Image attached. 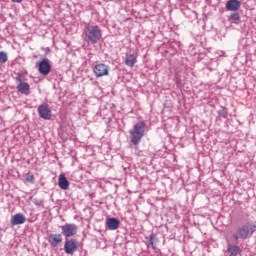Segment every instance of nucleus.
<instances>
[{
	"instance_id": "1",
	"label": "nucleus",
	"mask_w": 256,
	"mask_h": 256,
	"mask_svg": "<svg viewBox=\"0 0 256 256\" xmlns=\"http://www.w3.org/2000/svg\"><path fill=\"white\" fill-rule=\"evenodd\" d=\"M101 37H103V33L98 25L87 24L85 26L84 41L86 43L96 45V43H99V41L101 40Z\"/></svg>"
},
{
	"instance_id": "2",
	"label": "nucleus",
	"mask_w": 256,
	"mask_h": 256,
	"mask_svg": "<svg viewBox=\"0 0 256 256\" xmlns=\"http://www.w3.org/2000/svg\"><path fill=\"white\" fill-rule=\"evenodd\" d=\"M145 127H147V125L143 121H140L129 130L130 143H132L134 147L139 146L143 137H145Z\"/></svg>"
},
{
	"instance_id": "3",
	"label": "nucleus",
	"mask_w": 256,
	"mask_h": 256,
	"mask_svg": "<svg viewBox=\"0 0 256 256\" xmlns=\"http://www.w3.org/2000/svg\"><path fill=\"white\" fill-rule=\"evenodd\" d=\"M256 231V225L253 222H247L246 224L239 227L232 235L234 241H239V239H251L253 233Z\"/></svg>"
},
{
	"instance_id": "4",
	"label": "nucleus",
	"mask_w": 256,
	"mask_h": 256,
	"mask_svg": "<svg viewBox=\"0 0 256 256\" xmlns=\"http://www.w3.org/2000/svg\"><path fill=\"white\" fill-rule=\"evenodd\" d=\"M79 249V241L77 239H66L64 244V251L67 255H74Z\"/></svg>"
},
{
	"instance_id": "5",
	"label": "nucleus",
	"mask_w": 256,
	"mask_h": 256,
	"mask_svg": "<svg viewBox=\"0 0 256 256\" xmlns=\"http://www.w3.org/2000/svg\"><path fill=\"white\" fill-rule=\"evenodd\" d=\"M62 231V235L65 236V239H69L70 237H75L77 235V226L73 223H66L63 226H60Z\"/></svg>"
},
{
	"instance_id": "6",
	"label": "nucleus",
	"mask_w": 256,
	"mask_h": 256,
	"mask_svg": "<svg viewBox=\"0 0 256 256\" xmlns=\"http://www.w3.org/2000/svg\"><path fill=\"white\" fill-rule=\"evenodd\" d=\"M39 117L44 119L45 121H51L52 113L51 108H49V104H41L37 108Z\"/></svg>"
},
{
	"instance_id": "7",
	"label": "nucleus",
	"mask_w": 256,
	"mask_h": 256,
	"mask_svg": "<svg viewBox=\"0 0 256 256\" xmlns=\"http://www.w3.org/2000/svg\"><path fill=\"white\" fill-rule=\"evenodd\" d=\"M38 71L40 75L47 76L51 73V62L47 58H43L38 64Z\"/></svg>"
},
{
	"instance_id": "8",
	"label": "nucleus",
	"mask_w": 256,
	"mask_h": 256,
	"mask_svg": "<svg viewBox=\"0 0 256 256\" xmlns=\"http://www.w3.org/2000/svg\"><path fill=\"white\" fill-rule=\"evenodd\" d=\"M93 71L96 77H105L109 75V66L104 63H100L94 67Z\"/></svg>"
},
{
	"instance_id": "9",
	"label": "nucleus",
	"mask_w": 256,
	"mask_h": 256,
	"mask_svg": "<svg viewBox=\"0 0 256 256\" xmlns=\"http://www.w3.org/2000/svg\"><path fill=\"white\" fill-rule=\"evenodd\" d=\"M48 243L51 247H57V245H61V243H63V236H61V234H50L48 237Z\"/></svg>"
},
{
	"instance_id": "10",
	"label": "nucleus",
	"mask_w": 256,
	"mask_h": 256,
	"mask_svg": "<svg viewBox=\"0 0 256 256\" xmlns=\"http://www.w3.org/2000/svg\"><path fill=\"white\" fill-rule=\"evenodd\" d=\"M225 7H226L227 11H233V12L239 11V9H241V1H239V0H228L226 2Z\"/></svg>"
},
{
	"instance_id": "11",
	"label": "nucleus",
	"mask_w": 256,
	"mask_h": 256,
	"mask_svg": "<svg viewBox=\"0 0 256 256\" xmlns=\"http://www.w3.org/2000/svg\"><path fill=\"white\" fill-rule=\"evenodd\" d=\"M25 221H27V218L25 217V215L18 213L12 216L10 223L11 225H23Z\"/></svg>"
},
{
	"instance_id": "12",
	"label": "nucleus",
	"mask_w": 256,
	"mask_h": 256,
	"mask_svg": "<svg viewBox=\"0 0 256 256\" xmlns=\"http://www.w3.org/2000/svg\"><path fill=\"white\" fill-rule=\"evenodd\" d=\"M17 91L22 95H29L31 93V86L27 82H21L16 87Z\"/></svg>"
},
{
	"instance_id": "13",
	"label": "nucleus",
	"mask_w": 256,
	"mask_h": 256,
	"mask_svg": "<svg viewBox=\"0 0 256 256\" xmlns=\"http://www.w3.org/2000/svg\"><path fill=\"white\" fill-rule=\"evenodd\" d=\"M106 225L109 229V231H115L119 229L120 222L117 218H108L106 220Z\"/></svg>"
},
{
	"instance_id": "14",
	"label": "nucleus",
	"mask_w": 256,
	"mask_h": 256,
	"mask_svg": "<svg viewBox=\"0 0 256 256\" xmlns=\"http://www.w3.org/2000/svg\"><path fill=\"white\" fill-rule=\"evenodd\" d=\"M148 243H146L147 247H152V249H156L157 243H159V239L157 235L151 233L149 236L146 237Z\"/></svg>"
},
{
	"instance_id": "15",
	"label": "nucleus",
	"mask_w": 256,
	"mask_h": 256,
	"mask_svg": "<svg viewBox=\"0 0 256 256\" xmlns=\"http://www.w3.org/2000/svg\"><path fill=\"white\" fill-rule=\"evenodd\" d=\"M135 63H137V54L126 53L125 65L127 67H135Z\"/></svg>"
},
{
	"instance_id": "16",
	"label": "nucleus",
	"mask_w": 256,
	"mask_h": 256,
	"mask_svg": "<svg viewBox=\"0 0 256 256\" xmlns=\"http://www.w3.org/2000/svg\"><path fill=\"white\" fill-rule=\"evenodd\" d=\"M58 185L60 189H63V191H67V189H69V180H67V177H65V175L59 176Z\"/></svg>"
},
{
	"instance_id": "17",
	"label": "nucleus",
	"mask_w": 256,
	"mask_h": 256,
	"mask_svg": "<svg viewBox=\"0 0 256 256\" xmlns=\"http://www.w3.org/2000/svg\"><path fill=\"white\" fill-rule=\"evenodd\" d=\"M227 251H228V256H237L238 254L241 253V248H239V246L235 244H229Z\"/></svg>"
},
{
	"instance_id": "18",
	"label": "nucleus",
	"mask_w": 256,
	"mask_h": 256,
	"mask_svg": "<svg viewBox=\"0 0 256 256\" xmlns=\"http://www.w3.org/2000/svg\"><path fill=\"white\" fill-rule=\"evenodd\" d=\"M217 113L219 117H222V119H227V117H229V111L223 106L217 111Z\"/></svg>"
},
{
	"instance_id": "19",
	"label": "nucleus",
	"mask_w": 256,
	"mask_h": 256,
	"mask_svg": "<svg viewBox=\"0 0 256 256\" xmlns=\"http://www.w3.org/2000/svg\"><path fill=\"white\" fill-rule=\"evenodd\" d=\"M228 20L235 22L236 24L241 21V15L238 12L230 14Z\"/></svg>"
},
{
	"instance_id": "20",
	"label": "nucleus",
	"mask_w": 256,
	"mask_h": 256,
	"mask_svg": "<svg viewBox=\"0 0 256 256\" xmlns=\"http://www.w3.org/2000/svg\"><path fill=\"white\" fill-rule=\"evenodd\" d=\"M25 181L27 183H31V185H33V183H35V176H33V174H31V172H28L25 174Z\"/></svg>"
},
{
	"instance_id": "21",
	"label": "nucleus",
	"mask_w": 256,
	"mask_h": 256,
	"mask_svg": "<svg viewBox=\"0 0 256 256\" xmlns=\"http://www.w3.org/2000/svg\"><path fill=\"white\" fill-rule=\"evenodd\" d=\"M6 61H8L7 53L1 51V52H0V63L3 64V63H5Z\"/></svg>"
},
{
	"instance_id": "22",
	"label": "nucleus",
	"mask_w": 256,
	"mask_h": 256,
	"mask_svg": "<svg viewBox=\"0 0 256 256\" xmlns=\"http://www.w3.org/2000/svg\"><path fill=\"white\" fill-rule=\"evenodd\" d=\"M16 81L17 83H23V76L21 74H17Z\"/></svg>"
},
{
	"instance_id": "23",
	"label": "nucleus",
	"mask_w": 256,
	"mask_h": 256,
	"mask_svg": "<svg viewBox=\"0 0 256 256\" xmlns=\"http://www.w3.org/2000/svg\"><path fill=\"white\" fill-rule=\"evenodd\" d=\"M12 3H23V0H11Z\"/></svg>"
},
{
	"instance_id": "24",
	"label": "nucleus",
	"mask_w": 256,
	"mask_h": 256,
	"mask_svg": "<svg viewBox=\"0 0 256 256\" xmlns=\"http://www.w3.org/2000/svg\"><path fill=\"white\" fill-rule=\"evenodd\" d=\"M49 51H50L49 48H47V49H46V53H49Z\"/></svg>"
}]
</instances>
